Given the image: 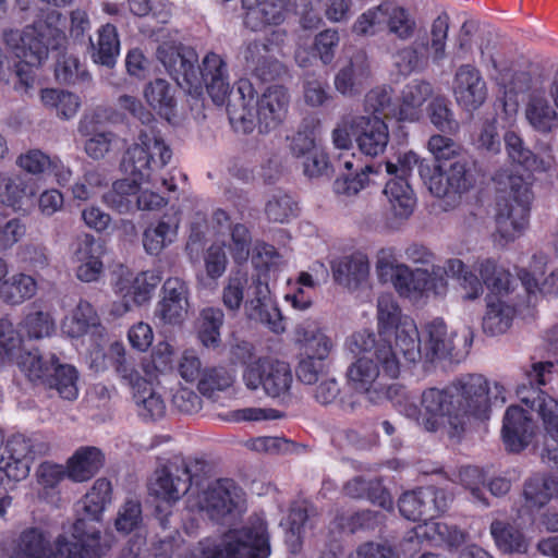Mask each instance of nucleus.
Masks as SVG:
<instances>
[{
  "label": "nucleus",
  "mask_w": 558,
  "mask_h": 558,
  "mask_svg": "<svg viewBox=\"0 0 558 558\" xmlns=\"http://www.w3.org/2000/svg\"><path fill=\"white\" fill-rule=\"evenodd\" d=\"M65 28V17L60 12L52 11L44 20L25 27L21 34L11 32L7 35V44L19 59L14 63L16 92L28 95L35 84L33 66L40 65L50 50L61 51L66 48Z\"/></svg>",
  "instance_id": "nucleus-1"
},
{
  "label": "nucleus",
  "mask_w": 558,
  "mask_h": 558,
  "mask_svg": "<svg viewBox=\"0 0 558 558\" xmlns=\"http://www.w3.org/2000/svg\"><path fill=\"white\" fill-rule=\"evenodd\" d=\"M347 349L357 356L347 372L354 390L368 398V391L385 378H397L400 363L391 343L377 340L374 332L362 330L353 333L345 342Z\"/></svg>",
  "instance_id": "nucleus-2"
},
{
  "label": "nucleus",
  "mask_w": 558,
  "mask_h": 558,
  "mask_svg": "<svg viewBox=\"0 0 558 558\" xmlns=\"http://www.w3.org/2000/svg\"><path fill=\"white\" fill-rule=\"evenodd\" d=\"M239 100L227 107L230 123L242 132L253 130L255 120L264 131L276 129L287 118L290 106L289 90L281 85L268 87L255 99L252 84L241 81L238 86Z\"/></svg>",
  "instance_id": "nucleus-3"
},
{
  "label": "nucleus",
  "mask_w": 558,
  "mask_h": 558,
  "mask_svg": "<svg viewBox=\"0 0 558 558\" xmlns=\"http://www.w3.org/2000/svg\"><path fill=\"white\" fill-rule=\"evenodd\" d=\"M171 150L165 144L159 132L155 128L143 129L138 134V142L131 145L124 153L121 169L122 171L143 183H149L158 189V184L173 192L177 185L172 180L156 175L171 159Z\"/></svg>",
  "instance_id": "nucleus-4"
},
{
  "label": "nucleus",
  "mask_w": 558,
  "mask_h": 558,
  "mask_svg": "<svg viewBox=\"0 0 558 558\" xmlns=\"http://www.w3.org/2000/svg\"><path fill=\"white\" fill-rule=\"evenodd\" d=\"M494 180L504 193L497 203L496 233L506 244L519 238L526 228L532 192L522 175L500 171Z\"/></svg>",
  "instance_id": "nucleus-5"
},
{
  "label": "nucleus",
  "mask_w": 558,
  "mask_h": 558,
  "mask_svg": "<svg viewBox=\"0 0 558 558\" xmlns=\"http://www.w3.org/2000/svg\"><path fill=\"white\" fill-rule=\"evenodd\" d=\"M269 555L266 523L256 518L250 525L226 533L219 543L201 541L185 558H267Z\"/></svg>",
  "instance_id": "nucleus-6"
},
{
  "label": "nucleus",
  "mask_w": 558,
  "mask_h": 558,
  "mask_svg": "<svg viewBox=\"0 0 558 558\" xmlns=\"http://www.w3.org/2000/svg\"><path fill=\"white\" fill-rule=\"evenodd\" d=\"M456 401V411L462 418L474 416L486 418L490 407H501L506 402V389L499 383L493 385L481 374H464L450 383Z\"/></svg>",
  "instance_id": "nucleus-7"
},
{
  "label": "nucleus",
  "mask_w": 558,
  "mask_h": 558,
  "mask_svg": "<svg viewBox=\"0 0 558 558\" xmlns=\"http://www.w3.org/2000/svg\"><path fill=\"white\" fill-rule=\"evenodd\" d=\"M383 165V178L390 177L386 182L384 194L386 195L393 215L401 219L409 218L415 207L416 199L409 182L415 168L420 177L426 183L430 167L420 161L418 156L413 151L404 153L397 158V161H386Z\"/></svg>",
  "instance_id": "nucleus-8"
},
{
  "label": "nucleus",
  "mask_w": 558,
  "mask_h": 558,
  "mask_svg": "<svg viewBox=\"0 0 558 558\" xmlns=\"http://www.w3.org/2000/svg\"><path fill=\"white\" fill-rule=\"evenodd\" d=\"M243 501L241 487L231 478H220L206 487L193 489L186 499L191 510L205 512L217 522L238 511Z\"/></svg>",
  "instance_id": "nucleus-9"
},
{
  "label": "nucleus",
  "mask_w": 558,
  "mask_h": 558,
  "mask_svg": "<svg viewBox=\"0 0 558 558\" xmlns=\"http://www.w3.org/2000/svg\"><path fill=\"white\" fill-rule=\"evenodd\" d=\"M49 450L50 445L40 434H13L3 446L0 472L10 481L21 482L29 475L35 459Z\"/></svg>",
  "instance_id": "nucleus-10"
},
{
  "label": "nucleus",
  "mask_w": 558,
  "mask_h": 558,
  "mask_svg": "<svg viewBox=\"0 0 558 558\" xmlns=\"http://www.w3.org/2000/svg\"><path fill=\"white\" fill-rule=\"evenodd\" d=\"M49 450L50 445L40 434H13L3 446L0 472L10 481L21 482L29 475L35 459Z\"/></svg>",
  "instance_id": "nucleus-11"
},
{
  "label": "nucleus",
  "mask_w": 558,
  "mask_h": 558,
  "mask_svg": "<svg viewBox=\"0 0 558 558\" xmlns=\"http://www.w3.org/2000/svg\"><path fill=\"white\" fill-rule=\"evenodd\" d=\"M421 404L427 415L421 423L425 430L436 432L446 424L450 427L451 436H458L463 430L450 384L442 389L433 387L424 390Z\"/></svg>",
  "instance_id": "nucleus-12"
},
{
  "label": "nucleus",
  "mask_w": 558,
  "mask_h": 558,
  "mask_svg": "<svg viewBox=\"0 0 558 558\" xmlns=\"http://www.w3.org/2000/svg\"><path fill=\"white\" fill-rule=\"evenodd\" d=\"M452 499V495L446 489L426 486L404 493L399 498L398 507L405 519L426 521L445 512Z\"/></svg>",
  "instance_id": "nucleus-13"
},
{
  "label": "nucleus",
  "mask_w": 558,
  "mask_h": 558,
  "mask_svg": "<svg viewBox=\"0 0 558 558\" xmlns=\"http://www.w3.org/2000/svg\"><path fill=\"white\" fill-rule=\"evenodd\" d=\"M474 184L472 162L468 156L447 163H439L427 175L426 185L436 197L462 194Z\"/></svg>",
  "instance_id": "nucleus-14"
},
{
  "label": "nucleus",
  "mask_w": 558,
  "mask_h": 558,
  "mask_svg": "<svg viewBox=\"0 0 558 558\" xmlns=\"http://www.w3.org/2000/svg\"><path fill=\"white\" fill-rule=\"evenodd\" d=\"M191 469L185 460H173L158 468L149 482V493L168 506L178 502L190 489Z\"/></svg>",
  "instance_id": "nucleus-15"
},
{
  "label": "nucleus",
  "mask_w": 558,
  "mask_h": 558,
  "mask_svg": "<svg viewBox=\"0 0 558 558\" xmlns=\"http://www.w3.org/2000/svg\"><path fill=\"white\" fill-rule=\"evenodd\" d=\"M157 58L178 85L197 92L201 87V80L196 69L197 56L194 50L165 43L158 47Z\"/></svg>",
  "instance_id": "nucleus-16"
},
{
  "label": "nucleus",
  "mask_w": 558,
  "mask_h": 558,
  "mask_svg": "<svg viewBox=\"0 0 558 558\" xmlns=\"http://www.w3.org/2000/svg\"><path fill=\"white\" fill-rule=\"evenodd\" d=\"M452 93L457 104L468 112L480 109L487 100V83L475 65L466 63L457 68L452 78Z\"/></svg>",
  "instance_id": "nucleus-17"
},
{
  "label": "nucleus",
  "mask_w": 558,
  "mask_h": 558,
  "mask_svg": "<svg viewBox=\"0 0 558 558\" xmlns=\"http://www.w3.org/2000/svg\"><path fill=\"white\" fill-rule=\"evenodd\" d=\"M161 279V271L157 269L140 272L134 278L119 276L113 283V291L122 298L123 311L128 312L133 305H142L149 301Z\"/></svg>",
  "instance_id": "nucleus-18"
},
{
  "label": "nucleus",
  "mask_w": 558,
  "mask_h": 558,
  "mask_svg": "<svg viewBox=\"0 0 558 558\" xmlns=\"http://www.w3.org/2000/svg\"><path fill=\"white\" fill-rule=\"evenodd\" d=\"M521 402L536 411L545 430V444L558 449V401L541 390L522 387L518 390Z\"/></svg>",
  "instance_id": "nucleus-19"
},
{
  "label": "nucleus",
  "mask_w": 558,
  "mask_h": 558,
  "mask_svg": "<svg viewBox=\"0 0 558 558\" xmlns=\"http://www.w3.org/2000/svg\"><path fill=\"white\" fill-rule=\"evenodd\" d=\"M201 85L206 86L213 101L222 105L231 92L228 65L225 59L215 52H208L202 64L196 66Z\"/></svg>",
  "instance_id": "nucleus-20"
},
{
  "label": "nucleus",
  "mask_w": 558,
  "mask_h": 558,
  "mask_svg": "<svg viewBox=\"0 0 558 558\" xmlns=\"http://www.w3.org/2000/svg\"><path fill=\"white\" fill-rule=\"evenodd\" d=\"M505 146L509 158L522 166L527 171H550L556 160L551 154V146L548 143H541L538 150L544 156L537 157L529 148L524 146L522 138L513 131H508L504 135Z\"/></svg>",
  "instance_id": "nucleus-21"
},
{
  "label": "nucleus",
  "mask_w": 558,
  "mask_h": 558,
  "mask_svg": "<svg viewBox=\"0 0 558 558\" xmlns=\"http://www.w3.org/2000/svg\"><path fill=\"white\" fill-rule=\"evenodd\" d=\"M245 68L260 81H272L287 73L284 64L267 44L248 43L243 51Z\"/></svg>",
  "instance_id": "nucleus-22"
},
{
  "label": "nucleus",
  "mask_w": 558,
  "mask_h": 558,
  "mask_svg": "<svg viewBox=\"0 0 558 558\" xmlns=\"http://www.w3.org/2000/svg\"><path fill=\"white\" fill-rule=\"evenodd\" d=\"M331 270L335 281L350 291L368 286L369 260L361 252L336 259L331 264Z\"/></svg>",
  "instance_id": "nucleus-23"
},
{
  "label": "nucleus",
  "mask_w": 558,
  "mask_h": 558,
  "mask_svg": "<svg viewBox=\"0 0 558 558\" xmlns=\"http://www.w3.org/2000/svg\"><path fill=\"white\" fill-rule=\"evenodd\" d=\"M371 77V65L365 51L359 50L335 76L336 89L344 96H354L361 93Z\"/></svg>",
  "instance_id": "nucleus-24"
},
{
  "label": "nucleus",
  "mask_w": 558,
  "mask_h": 558,
  "mask_svg": "<svg viewBox=\"0 0 558 558\" xmlns=\"http://www.w3.org/2000/svg\"><path fill=\"white\" fill-rule=\"evenodd\" d=\"M535 426L526 412L511 405L507 409L502 422V439L510 451H521L524 449L534 435Z\"/></svg>",
  "instance_id": "nucleus-25"
},
{
  "label": "nucleus",
  "mask_w": 558,
  "mask_h": 558,
  "mask_svg": "<svg viewBox=\"0 0 558 558\" xmlns=\"http://www.w3.org/2000/svg\"><path fill=\"white\" fill-rule=\"evenodd\" d=\"M294 337L302 355L312 359L326 361L335 347L331 338L313 320L299 323L294 329Z\"/></svg>",
  "instance_id": "nucleus-26"
},
{
  "label": "nucleus",
  "mask_w": 558,
  "mask_h": 558,
  "mask_svg": "<svg viewBox=\"0 0 558 558\" xmlns=\"http://www.w3.org/2000/svg\"><path fill=\"white\" fill-rule=\"evenodd\" d=\"M389 142L387 124L378 117L360 116L355 143L369 157L383 154Z\"/></svg>",
  "instance_id": "nucleus-27"
},
{
  "label": "nucleus",
  "mask_w": 558,
  "mask_h": 558,
  "mask_svg": "<svg viewBox=\"0 0 558 558\" xmlns=\"http://www.w3.org/2000/svg\"><path fill=\"white\" fill-rule=\"evenodd\" d=\"M242 8L245 26L255 32L279 25L286 19L282 0H242Z\"/></svg>",
  "instance_id": "nucleus-28"
},
{
  "label": "nucleus",
  "mask_w": 558,
  "mask_h": 558,
  "mask_svg": "<svg viewBox=\"0 0 558 558\" xmlns=\"http://www.w3.org/2000/svg\"><path fill=\"white\" fill-rule=\"evenodd\" d=\"M105 456L94 446L78 448L66 462V476L76 483L90 480L102 468Z\"/></svg>",
  "instance_id": "nucleus-29"
},
{
  "label": "nucleus",
  "mask_w": 558,
  "mask_h": 558,
  "mask_svg": "<svg viewBox=\"0 0 558 558\" xmlns=\"http://www.w3.org/2000/svg\"><path fill=\"white\" fill-rule=\"evenodd\" d=\"M92 60L109 69L113 68L120 54V39L117 27L105 24L98 28L96 40L88 37Z\"/></svg>",
  "instance_id": "nucleus-30"
},
{
  "label": "nucleus",
  "mask_w": 558,
  "mask_h": 558,
  "mask_svg": "<svg viewBox=\"0 0 558 558\" xmlns=\"http://www.w3.org/2000/svg\"><path fill=\"white\" fill-rule=\"evenodd\" d=\"M433 95V86L426 81L414 80L407 84L400 96L398 105L399 121L418 120L422 106Z\"/></svg>",
  "instance_id": "nucleus-31"
},
{
  "label": "nucleus",
  "mask_w": 558,
  "mask_h": 558,
  "mask_svg": "<svg viewBox=\"0 0 558 558\" xmlns=\"http://www.w3.org/2000/svg\"><path fill=\"white\" fill-rule=\"evenodd\" d=\"M78 132L86 137L84 150L88 157L95 160L104 159L118 144L119 137L108 130H98L93 121L81 120Z\"/></svg>",
  "instance_id": "nucleus-32"
},
{
  "label": "nucleus",
  "mask_w": 558,
  "mask_h": 558,
  "mask_svg": "<svg viewBox=\"0 0 558 558\" xmlns=\"http://www.w3.org/2000/svg\"><path fill=\"white\" fill-rule=\"evenodd\" d=\"M449 32V16L447 14L438 15L430 25L429 31L415 37V40L423 41L426 48V59L435 64H439L447 57V38Z\"/></svg>",
  "instance_id": "nucleus-33"
},
{
  "label": "nucleus",
  "mask_w": 558,
  "mask_h": 558,
  "mask_svg": "<svg viewBox=\"0 0 558 558\" xmlns=\"http://www.w3.org/2000/svg\"><path fill=\"white\" fill-rule=\"evenodd\" d=\"M525 117L537 131L548 133L557 128V112L549 105L544 90H534L526 105Z\"/></svg>",
  "instance_id": "nucleus-34"
},
{
  "label": "nucleus",
  "mask_w": 558,
  "mask_h": 558,
  "mask_svg": "<svg viewBox=\"0 0 558 558\" xmlns=\"http://www.w3.org/2000/svg\"><path fill=\"white\" fill-rule=\"evenodd\" d=\"M428 280L427 268H410L405 264L396 267L392 284L401 296L418 298L426 292Z\"/></svg>",
  "instance_id": "nucleus-35"
},
{
  "label": "nucleus",
  "mask_w": 558,
  "mask_h": 558,
  "mask_svg": "<svg viewBox=\"0 0 558 558\" xmlns=\"http://www.w3.org/2000/svg\"><path fill=\"white\" fill-rule=\"evenodd\" d=\"M35 190L31 182L20 174H0V201L7 206L20 209L32 199Z\"/></svg>",
  "instance_id": "nucleus-36"
},
{
  "label": "nucleus",
  "mask_w": 558,
  "mask_h": 558,
  "mask_svg": "<svg viewBox=\"0 0 558 558\" xmlns=\"http://www.w3.org/2000/svg\"><path fill=\"white\" fill-rule=\"evenodd\" d=\"M179 221L175 218H162L154 226H149L143 233V245L149 255L160 254L168 245L173 243L178 235Z\"/></svg>",
  "instance_id": "nucleus-37"
},
{
  "label": "nucleus",
  "mask_w": 558,
  "mask_h": 558,
  "mask_svg": "<svg viewBox=\"0 0 558 558\" xmlns=\"http://www.w3.org/2000/svg\"><path fill=\"white\" fill-rule=\"evenodd\" d=\"M142 183L132 178L118 180L104 194V202L121 214L133 211L136 209V197L140 192V184Z\"/></svg>",
  "instance_id": "nucleus-38"
},
{
  "label": "nucleus",
  "mask_w": 558,
  "mask_h": 558,
  "mask_svg": "<svg viewBox=\"0 0 558 558\" xmlns=\"http://www.w3.org/2000/svg\"><path fill=\"white\" fill-rule=\"evenodd\" d=\"M490 534L497 547L505 554H525L530 543L524 534L513 525L495 520L490 524Z\"/></svg>",
  "instance_id": "nucleus-39"
},
{
  "label": "nucleus",
  "mask_w": 558,
  "mask_h": 558,
  "mask_svg": "<svg viewBox=\"0 0 558 558\" xmlns=\"http://www.w3.org/2000/svg\"><path fill=\"white\" fill-rule=\"evenodd\" d=\"M37 292L36 280L23 272L14 274L0 284L1 300L11 305H19L32 299Z\"/></svg>",
  "instance_id": "nucleus-40"
},
{
  "label": "nucleus",
  "mask_w": 558,
  "mask_h": 558,
  "mask_svg": "<svg viewBox=\"0 0 558 558\" xmlns=\"http://www.w3.org/2000/svg\"><path fill=\"white\" fill-rule=\"evenodd\" d=\"M407 316L401 315V311L390 293H383L377 299V320L379 328V338L377 340L390 343L389 338L397 330V325Z\"/></svg>",
  "instance_id": "nucleus-41"
},
{
  "label": "nucleus",
  "mask_w": 558,
  "mask_h": 558,
  "mask_svg": "<svg viewBox=\"0 0 558 558\" xmlns=\"http://www.w3.org/2000/svg\"><path fill=\"white\" fill-rule=\"evenodd\" d=\"M393 62L398 71L403 75L425 71L429 65L426 59L425 44L414 39L411 44L396 51Z\"/></svg>",
  "instance_id": "nucleus-42"
},
{
  "label": "nucleus",
  "mask_w": 558,
  "mask_h": 558,
  "mask_svg": "<svg viewBox=\"0 0 558 558\" xmlns=\"http://www.w3.org/2000/svg\"><path fill=\"white\" fill-rule=\"evenodd\" d=\"M392 335L395 336L396 348L403 354L407 361L414 363L424 356L417 327L412 318H403L401 324L397 325V330Z\"/></svg>",
  "instance_id": "nucleus-43"
},
{
  "label": "nucleus",
  "mask_w": 558,
  "mask_h": 558,
  "mask_svg": "<svg viewBox=\"0 0 558 558\" xmlns=\"http://www.w3.org/2000/svg\"><path fill=\"white\" fill-rule=\"evenodd\" d=\"M513 315L514 310L512 306L499 299H489L482 324L484 332L488 336L505 333L511 326Z\"/></svg>",
  "instance_id": "nucleus-44"
},
{
  "label": "nucleus",
  "mask_w": 558,
  "mask_h": 558,
  "mask_svg": "<svg viewBox=\"0 0 558 558\" xmlns=\"http://www.w3.org/2000/svg\"><path fill=\"white\" fill-rule=\"evenodd\" d=\"M144 97L149 106L157 110L158 113L170 120L173 114L177 101L174 92L170 84L162 78H156L147 84L144 90Z\"/></svg>",
  "instance_id": "nucleus-45"
},
{
  "label": "nucleus",
  "mask_w": 558,
  "mask_h": 558,
  "mask_svg": "<svg viewBox=\"0 0 558 558\" xmlns=\"http://www.w3.org/2000/svg\"><path fill=\"white\" fill-rule=\"evenodd\" d=\"M417 23L412 13L402 5L389 2L387 34L401 41H408L416 34Z\"/></svg>",
  "instance_id": "nucleus-46"
},
{
  "label": "nucleus",
  "mask_w": 558,
  "mask_h": 558,
  "mask_svg": "<svg viewBox=\"0 0 558 558\" xmlns=\"http://www.w3.org/2000/svg\"><path fill=\"white\" fill-rule=\"evenodd\" d=\"M40 99L45 107L54 109L57 116L63 120H70L75 117L81 107L80 97L63 89H43Z\"/></svg>",
  "instance_id": "nucleus-47"
},
{
  "label": "nucleus",
  "mask_w": 558,
  "mask_h": 558,
  "mask_svg": "<svg viewBox=\"0 0 558 558\" xmlns=\"http://www.w3.org/2000/svg\"><path fill=\"white\" fill-rule=\"evenodd\" d=\"M264 390L265 392L277 398L286 395L292 384V372L288 363L282 361H270L265 364Z\"/></svg>",
  "instance_id": "nucleus-48"
},
{
  "label": "nucleus",
  "mask_w": 558,
  "mask_h": 558,
  "mask_svg": "<svg viewBox=\"0 0 558 558\" xmlns=\"http://www.w3.org/2000/svg\"><path fill=\"white\" fill-rule=\"evenodd\" d=\"M252 278L245 271H232L222 289L221 300L225 307L236 313L241 308L244 295L251 291Z\"/></svg>",
  "instance_id": "nucleus-49"
},
{
  "label": "nucleus",
  "mask_w": 558,
  "mask_h": 558,
  "mask_svg": "<svg viewBox=\"0 0 558 558\" xmlns=\"http://www.w3.org/2000/svg\"><path fill=\"white\" fill-rule=\"evenodd\" d=\"M57 362L58 359L53 354L44 359L37 351H25L14 363L31 381L44 385Z\"/></svg>",
  "instance_id": "nucleus-50"
},
{
  "label": "nucleus",
  "mask_w": 558,
  "mask_h": 558,
  "mask_svg": "<svg viewBox=\"0 0 558 558\" xmlns=\"http://www.w3.org/2000/svg\"><path fill=\"white\" fill-rule=\"evenodd\" d=\"M428 345L424 350V357L433 361L435 357L450 355L454 349L451 335L441 319H435L427 325Z\"/></svg>",
  "instance_id": "nucleus-51"
},
{
  "label": "nucleus",
  "mask_w": 558,
  "mask_h": 558,
  "mask_svg": "<svg viewBox=\"0 0 558 558\" xmlns=\"http://www.w3.org/2000/svg\"><path fill=\"white\" fill-rule=\"evenodd\" d=\"M76 381V369L71 365H62L57 362L44 385L56 389L61 398L74 400L78 395Z\"/></svg>",
  "instance_id": "nucleus-52"
},
{
  "label": "nucleus",
  "mask_w": 558,
  "mask_h": 558,
  "mask_svg": "<svg viewBox=\"0 0 558 558\" xmlns=\"http://www.w3.org/2000/svg\"><path fill=\"white\" fill-rule=\"evenodd\" d=\"M20 331L31 340L50 337L56 330L54 319L49 312L31 308L19 324Z\"/></svg>",
  "instance_id": "nucleus-53"
},
{
  "label": "nucleus",
  "mask_w": 558,
  "mask_h": 558,
  "mask_svg": "<svg viewBox=\"0 0 558 558\" xmlns=\"http://www.w3.org/2000/svg\"><path fill=\"white\" fill-rule=\"evenodd\" d=\"M99 324V317L86 301H81L70 317H66L62 324V330L72 338H78L85 335L89 328Z\"/></svg>",
  "instance_id": "nucleus-54"
},
{
  "label": "nucleus",
  "mask_w": 558,
  "mask_h": 558,
  "mask_svg": "<svg viewBox=\"0 0 558 558\" xmlns=\"http://www.w3.org/2000/svg\"><path fill=\"white\" fill-rule=\"evenodd\" d=\"M525 505L541 509L555 497V478L536 475L525 481L523 486Z\"/></svg>",
  "instance_id": "nucleus-55"
},
{
  "label": "nucleus",
  "mask_w": 558,
  "mask_h": 558,
  "mask_svg": "<svg viewBox=\"0 0 558 558\" xmlns=\"http://www.w3.org/2000/svg\"><path fill=\"white\" fill-rule=\"evenodd\" d=\"M447 269L450 277L458 280L463 291L464 300L473 301L478 299L484 292V286L478 277L469 270L464 263L458 258L447 259Z\"/></svg>",
  "instance_id": "nucleus-56"
},
{
  "label": "nucleus",
  "mask_w": 558,
  "mask_h": 558,
  "mask_svg": "<svg viewBox=\"0 0 558 558\" xmlns=\"http://www.w3.org/2000/svg\"><path fill=\"white\" fill-rule=\"evenodd\" d=\"M389 2L384 1L362 13L353 24V33L360 36H375L378 33L385 32L387 28Z\"/></svg>",
  "instance_id": "nucleus-57"
},
{
  "label": "nucleus",
  "mask_w": 558,
  "mask_h": 558,
  "mask_svg": "<svg viewBox=\"0 0 558 558\" xmlns=\"http://www.w3.org/2000/svg\"><path fill=\"white\" fill-rule=\"evenodd\" d=\"M111 501V484L106 478H98L86 495L76 504L90 518H101Z\"/></svg>",
  "instance_id": "nucleus-58"
},
{
  "label": "nucleus",
  "mask_w": 558,
  "mask_h": 558,
  "mask_svg": "<svg viewBox=\"0 0 558 558\" xmlns=\"http://www.w3.org/2000/svg\"><path fill=\"white\" fill-rule=\"evenodd\" d=\"M417 533L423 535L425 541L446 543L450 546H458L464 542V533L460 529L440 521H423L417 525Z\"/></svg>",
  "instance_id": "nucleus-59"
},
{
  "label": "nucleus",
  "mask_w": 558,
  "mask_h": 558,
  "mask_svg": "<svg viewBox=\"0 0 558 558\" xmlns=\"http://www.w3.org/2000/svg\"><path fill=\"white\" fill-rule=\"evenodd\" d=\"M364 109L374 117L396 118L399 120L398 105L392 102V90L390 87H376L371 89L364 99Z\"/></svg>",
  "instance_id": "nucleus-60"
},
{
  "label": "nucleus",
  "mask_w": 558,
  "mask_h": 558,
  "mask_svg": "<svg viewBox=\"0 0 558 558\" xmlns=\"http://www.w3.org/2000/svg\"><path fill=\"white\" fill-rule=\"evenodd\" d=\"M371 175H383V165H367L354 177L338 178L333 182V190L339 195L354 196L373 181Z\"/></svg>",
  "instance_id": "nucleus-61"
},
{
  "label": "nucleus",
  "mask_w": 558,
  "mask_h": 558,
  "mask_svg": "<svg viewBox=\"0 0 558 558\" xmlns=\"http://www.w3.org/2000/svg\"><path fill=\"white\" fill-rule=\"evenodd\" d=\"M22 337L8 318L0 319V356L2 361L14 363L25 351Z\"/></svg>",
  "instance_id": "nucleus-62"
},
{
  "label": "nucleus",
  "mask_w": 558,
  "mask_h": 558,
  "mask_svg": "<svg viewBox=\"0 0 558 558\" xmlns=\"http://www.w3.org/2000/svg\"><path fill=\"white\" fill-rule=\"evenodd\" d=\"M137 412L144 420H157L166 412V404L160 395L156 393L149 386L145 385L133 396Z\"/></svg>",
  "instance_id": "nucleus-63"
},
{
  "label": "nucleus",
  "mask_w": 558,
  "mask_h": 558,
  "mask_svg": "<svg viewBox=\"0 0 558 558\" xmlns=\"http://www.w3.org/2000/svg\"><path fill=\"white\" fill-rule=\"evenodd\" d=\"M202 326L199 330V340L209 347H217L220 342V328L223 325L225 314L218 307H206L201 313Z\"/></svg>",
  "instance_id": "nucleus-64"
}]
</instances>
